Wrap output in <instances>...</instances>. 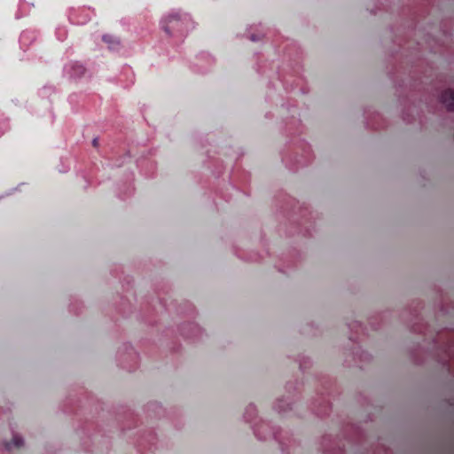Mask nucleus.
<instances>
[{
	"mask_svg": "<svg viewBox=\"0 0 454 454\" xmlns=\"http://www.w3.org/2000/svg\"><path fill=\"white\" fill-rule=\"evenodd\" d=\"M93 145H94L95 146L98 145V141H97V139H94V140H93Z\"/></svg>",
	"mask_w": 454,
	"mask_h": 454,
	"instance_id": "4",
	"label": "nucleus"
},
{
	"mask_svg": "<svg viewBox=\"0 0 454 454\" xmlns=\"http://www.w3.org/2000/svg\"><path fill=\"white\" fill-rule=\"evenodd\" d=\"M104 41H106V43H117V40L114 37H112L111 35H105L103 37Z\"/></svg>",
	"mask_w": 454,
	"mask_h": 454,
	"instance_id": "3",
	"label": "nucleus"
},
{
	"mask_svg": "<svg viewBox=\"0 0 454 454\" xmlns=\"http://www.w3.org/2000/svg\"><path fill=\"white\" fill-rule=\"evenodd\" d=\"M24 445V442L21 437L19 435H14L12 442L5 443V448L7 450H12L13 449H20Z\"/></svg>",
	"mask_w": 454,
	"mask_h": 454,
	"instance_id": "2",
	"label": "nucleus"
},
{
	"mask_svg": "<svg viewBox=\"0 0 454 454\" xmlns=\"http://www.w3.org/2000/svg\"><path fill=\"white\" fill-rule=\"evenodd\" d=\"M440 103L448 110L454 111V90L448 89L439 96Z\"/></svg>",
	"mask_w": 454,
	"mask_h": 454,
	"instance_id": "1",
	"label": "nucleus"
}]
</instances>
